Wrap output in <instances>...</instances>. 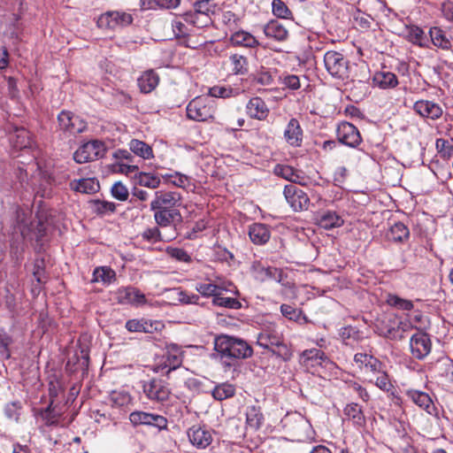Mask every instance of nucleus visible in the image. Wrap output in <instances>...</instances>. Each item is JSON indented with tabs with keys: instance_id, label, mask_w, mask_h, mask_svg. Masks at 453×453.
<instances>
[{
	"instance_id": "obj_45",
	"label": "nucleus",
	"mask_w": 453,
	"mask_h": 453,
	"mask_svg": "<svg viewBox=\"0 0 453 453\" xmlns=\"http://www.w3.org/2000/svg\"><path fill=\"white\" fill-rule=\"evenodd\" d=\"M239 94L238 88H233L231 87H224V86H214L210 88L209 95L207 96L211 97H221V98H228L231 96H235Z\"/></svg>"
},
{
	"instance_id": "obj_28",
	"label": "nucleus",
	"mask_w": 453,
	"mask_h": 453,
	"mask_svg": "<svg viewBox=\"0 0 453 453\" xmlns=\"http://www.w3.org/2000/svg\"><path fill=\"white\" fill-rule=\"evenodd\" d=\"M406 395L419 408L426 411L428 413H432L434 404L428 394L418 390L410 389L406 391Z\"/></svg>"
},
{
	"instance_id": "obj_53",
	"label": "nucleus",
	"mask_w": 453,
	"mask_h": 453,
	"mask_svg": "<svg viewBox=\"0 0 453 453\" xmlns=\"http://www.w3.org/2000/svg\"><path fill=\"white\" fill-rule=\"evenodd\" d=\"M111 193L114 198L122 202L127 201L129 196L127 188L121 181H117L112 185Z\"/></svg>"
},
{
	"instance_id": "obj_5",
	"label": "nucleus",
	"mask_w": 453,
	"mask_h": 453,
	"mask_svg": "<svg viewBox=\"0 0 453 453\" xmlns=\"http://www.w3.org/2000/svg\"><path fill=\"white\" fill-rule=\"evenodd\" d=\"M184 351L176 344L166 346L165 352L156 359L153 365L155 372L168 375L172 371L180 367L183 362Z\"/></svg>"
},
{
	"instance_id": "obj_24",
	"label": "nucleus",
	"mask_w": 453,
	"mask_h": 453,
	"mask_svg": "<svg viewBox=\"0 0 453 453\" xmlns=\"http://www.w3.org/2000/svg\"><path fill=\"white\" fill-rule=\"evenodd\" d=\"M327 360L328 357L325 352L319 349H305L300 358L301 364L306 368L322 365Z\"/></svg>"
},
{
	"instance_id": "obj_22",
	"label": "nucleus",
	"mask_w": 453,
	"mask_h": 453,
	"mask_svg": "<svg viewBox=\"0 0 453 453\" xmlns=\"http://www.w3.org/2000/svg\"><path fill=\"white\" fill-rule=\"evenodd\" d=\"M284 139L292 147H300L302 145L303 130L296 119L292 118L288 121L284 130Z\"/></svg>"
},
{
	"instance_id": "obj_47",
	"label": "nucleus",
	"mask_w": 453,
	"mask_h": 453,
	"mask_svg": "<svg viewBox=\"0 0 453 453\" xmlns=\"http://www.w3.org/2000/svg\"><path fill=\"white\" fill-rule=\"evenodd\" d=\"M253 81L262 86H270L273 83V73L271 70L261 67L254 74Z\"/></svg>"
},
{
	"instance_id": "obj_20",
	"label": "nucleus",
	"mask_w": 453,
	"mask_h": 453,
	"mask_svg": "<svg viewBox=\"0 0 453 453\" xmlns=\"http://www.w3.org/2000/svg\"><path fill=\"white\" fill-rule=\"evenodd\" d=\"M188 437L191 444L200 449L207 448L212 441L211 432L196 426L188 430Z\"/></svg>"
},
{
	"instance_id": "obj_26",
	"label": "nucleus",
	"mask_w": 453,
	"mask_h": 453,
	"mask_svg": "<svg viewBox=\"0 0 453 453\" xmlns=\"http://www.w3.org/2000/svg\"><path fill=\"white\" fill-rule=\"evenodd\" d=\"M344 220L337 212L333 211H322L318 216V224L324 229H332L340 227L343 225Z\"/></svg>"
},
{
	"instance_id": "obj_55",
	"label": "nucleus",
	"mask_w": 453,
	"mask_h": 453,
	"mask_svg": "<svg viewBox=\"0 0 453 453\" xmlns=\"http://www.w3.org/2000/svg\"><path fill=\"white\" fill-rule=\"evenodd\" d=\"M171 26L173 35L177 38H185L189 35L188 27L180 18H175Z\"/></svg>"
},
{
	"instance_id": "obj_8",
	"label": "nucleus",
	"mask_w": 453,
	"mask_h": 453,
	"mask_svg": "<svg viewBox=\"0 0 453 453\" xmlns=\"http://www.w3.org/2000/svg\"><path fill=\"white\" fill-rule=\"evenodd\" d=\"M324 64L326 71L333 77L344 79L348 76L349 62L342 53L334 50L326 52Z\"/></svg>"
},
{
	"instance_id": "obj_42",
	"label": "nucleus",
	"mask_w": 453,
	"mask_h": 453,
	"mask_svg": "<svg viewBox=\"0 0 453 453\" xmlns=\"http://www.w3.org/2000/svg\"><path fill=\"white\" fill-rule=\"evenodd\" d=\"M11 142L13 147L19 150L27 148L31 145L29 132L23 128H17L15 134L11 137Z\"/></svg>"
},
{
	"instance_id": "obj_61",
	"label": "nucleus",
	"mask_w": 453,
	"mask_h": 453,
	"mask_svg": "<svg viewBox=\"0 0 453 453\" xmlns=\"http://www.w3.org/2000/svg\"><path fill=\"white\" fill-rule=\"evenodd\" d=\"M365 369L366 372H370L373 375H376L377 373L383 371V365H382V363L379 359L371 356L370 358H368V361L365 366Z\"/></svg>"
},
{
	"instance_id": "obj_35",
	"label": "nucleus",
	"mask_w": 453,
	"mask_h": 453,
	"mask_svg": "<svg viewBox=\"0 0 453 453\" xmlns=\"http://www.w3.org/2000/svg\"><path fill=\"white\" fill-rule=\"evenodd\" d=\"M409 236V228L402 222L395 223L387 233V238L394 242H403Z\"/></svg>"
},
{
	"instance_id": "obj_34",
	"label": "nucleus",
	"mask_w": 453,
	"mask_h": 453,
	"mask_svg": "<svg viewBox=\"0 0 453 453\" xmlns=\"http://www.w3.org/2000/svg\"><path fill=\"white\" fill-rule=\"evenodd\" d=\"M406 38L412 44L422 48L427 47L428 41L424 30L416 25L406 27Z\"/></svg>"
},
{
	"instance_id": "obj_2",
	"label": "nucleus",
	"mask_w": 453,
	"mask_h": 453,
	"mask_svg": "<svg viewBox=\"0 0 453 453\" xmlns=\"http://www.w3.org/2000/svg\"><path fill=\"white\" fill-rule=\"evenodd\" d=\"M411 327L409 321H403L395 315L383 314L374 322V332L390 340H402L405 332Z\"/></svg>"
},
{
	"instance_id": "obj_11",
	"label": "nucleus",
	"mask_w": 453,
	"mask_h": 453,
	"mask_svg": "<svg viewBox=\"0 0 453 453\" xmlns=\"http://www.w3.org/2000/svg\"><path fill=\"white\" fill-rule=\"evenodd\" d=\"M142 390L149 400L161 403L166 402L171 395V390L167 384L158 379L143 381Z\"/></svg>"
},
{
	"instance_id": "obj_44",
	"label": "nucleus",
	"mask_w": 453,
	"mask_h": 453,
	"mask_svg": "<svg viewBox=\"0 0 453 453\" xmlns=\"http://www.w3.org/2000/svg\"><path fill=\"white\" fill-rule=\"evenodd\" d=\"M232 65V72L234 74H245L248 73V59L240 54H233L229 57Z\"/></svg>"
},
{
	"instance_id": "obj_4",
	"label": "nucleus",
	"mask_w": 453,
	"mask_h": 453,
	"mask_svg": "<svg viewBox=\"0 0 453 453\" xmlns=\"http://www.w3.org/2000/svg\"><path fill=\"white\" fill-rule=\"evenodd\" d=\"M212 0H199L194 3L193 10L185 12L182 19L192 26L203 28L212 24L211 15L215 12Z\"/></svg>"
},
{
	"instance_id": "obj_43",
	"label": "nucleus",
	"mask_w": 453,
	"mask_h": 453,
	"mask_svg": "<svg viewBox=\"0 0 453 453\" xmlns=\"http://www.w3.org/2000/svg\"><path fill=\"white\" fill-rule=\"evenodd\" d=\"M116 14L118 12H108L102 14L97 19V26L103 29H117L119 27V24Z\"/></svg>"
},
{
	"instance_id": "obj_49",
	"label": "nucleus",
	"mask_w": 453,
	"mask_h": 453,
	"mask_svg": "<svg viewBox=\"0 0 453 453\" xmlns=\"http://www.w3.org/2000/svg\"><path fill=\"white\" fill-rule=\"evenodd\" d=\"M212 303L213 304L220 307L234 310L240 309L242 306L240 301L233 297L222 296L221 292H219V295L213 298Z\"/></svg>"
},
{
	"instance_id": "obj_12",
	"label": "nucleus",
	"mask_w": 453,
	"mask_h": 453,
	"mask_svg": "<svg viewBox=\"0 0 453 453\" xmlns=\"http://www.w3.org/2000/svg\"><path fill=\"white\" fill-rule=\"evenodd\" d=\"M283 194L293 211H303L308 210L310 197L303 190L293 184H289L285 186Z\"/></svg>"
},
{
	"instance_id": "obj_7",
	"label": "nucleus",
	"mask_w": 453,
	"mask_h": 453,
	"mask_svg": "<svg viewBox=\"0 0 453 453\" xmlns=\"http://www.w3.org/2000/svg\"><path fill=\"white\" fill-rule=\"evenodd\" d=\"M283 422L296 441H306L313 439L314 431L311 423L300 413L288 414Z\"/></svg>"
},
{
	"instance_id": "obj_30",
	"label": "nucleus",
	"mask_w": 453,
	"mask_h": 453,
	"mask_svg": "<svg viewBox=\"0 0 453 453\" xmlns=\"http://www.w3.org/2000/svg\"><path fill=\"white\" fill-rule=\"evenodd\" d=\"M372 81L375 86L382 89L394 88L399 83L396 75L388 71L377 72Z\"/></svg>"
},
{
	"instance_id": "obj_27",
	"label": "nucleus",
	"mask_w": 453,
	"mask_h": 453,
	"mask_svg": "<svg viewBox=\"0 0 453 453\" xmlns=\"http://www.w3.org/2000/svg\"><path fill=\"white\" fill-rule=\"evenodd\" d=\"M72 190L83 194H94L100 188L99 182L95 178H84L74 180L70 182Z\"/></svg>"
},
{
	"instance_id": "obj_64",
	"label": "nucleus",
	"mask_w": 453,
	"mask_h": 453,
	"mask_svg": "<svg viewBox=\"0 0 453 453\" xmlns=\"http://www.w3.org/2000/svg\"><path fill=\"white\" fill-rule=\"evenodd\" d=\"M143 326V333L153 334L155 332L160 331L164 326L158 320H149L144 319Z\"/></svg>"
},
{
	"instance_id": "obj_54",
	"label": "nucleus",
	"mask_w": 453,
	"mask_h": 453,
	"mask_svg": "<svg viewBox=\"0 0 453 453\" xmlns=\"http://www.w3.org/2000/svg\"><path fill=\"white\" fill-rule=\"evenodd\" d=\"M273 12L281 19H288L291 16V11L282 0H273L272 4Z\"/></svg>"
},
{
	"instance_id": "obj_39",
	"label": "nucleus",
	"mask_w": 453,
	"mask_h": 453,
	"mask_svg": "<svg viewBox=\"0 0 453 453\" xmlns=\"http://www.w3.org/2000/svg\"><path fill=\"white\" fill-rule=\"evenodd\" d=\"M134 180L137 184L149 188H157L160 186V178L153 173L139 172L134 174Z\"/></svg>"
},
{
	"instance_id": "obj_51",
	"label": "nucleus",
	"mask_w": 453,
	"mask_h": 453,
	"mask_svg": "<svg viewBox=\"0 0 453 453\" xmlns=\"http://www.w3.org/2000/svg\"><path fill=\"white\" fill-rule=\"evenodd\" d=\"M196 289L205 297L212 296L215 298L219 292L222 291V288L213 283H198Z\"/></svg>"
},
{
	"instance_id": "obj_33",
	"label": "nucleus",
	"mask_w": 453,
	"mask_h": 453,
	"mask_svg": "<svg viewBox=\"0 0 453 453\" xmlns=\"http://www.w3.org/2000/svg\"><path fill=\"white\" fill-rule=\"evenodd\" d=\"M264 33L267 37L277 41H285L288 35L287 28L277 20L270 21L264 27Z\"/></svg>"
},
{
	"instance_id": "obj_31",
	"label": "nucleus",
	"mask_w": 453,
	"mask_h": 453,
	"mask_svg": "<svg viewBox=\"0 0 453 453\" xmlns=\"http://www.w3.org/2000/svg\"><path fill=\"white\" fill-rule=\"evenodd\" d=\"M137 82L142 93H150L157 86L159 76L153 70H148L138 78Z\"/></svg>"
},
{
	"instance_id": "obj_59",
	"label": "nucleus",
	"mask_w": 453,
	"mask_h": 453,
	"mask_svg": "<svg viewBox=\"0 0 453 453\" xmlns=\"http://www.w3.org/2000/svg\"><path fill=\"white\" fill-rule=\"evenodd\" d=\"M375 376V385L384 390V391H388L392 385L390 383V380L388 379V374L384 372V370L379 373H377Z\"/></svg>"
},
{
	"instance_id": "obj_29",
	"label": "nucleus",
	"mask_w": 453,
	"mask_h": 453,
	"mask_svg": "<svg viewBox=\"0 0 453 453\" xmlns=\"http://www.w3.org/2000/svg\"><path fill=\"white\" fill-rule=\"evenodd\" d=\"M230 42L234 46H241L245 48H256L259 45V42L256 37L244 30H239L232 34Z\"/></svg>"
},
{
	"instance_id": "obj_15",
	"label": "nucleus",
	"mask_w": 453,
	"mask_h": 453,
	"mask_svg": "<svg viewBox=\"0 0 453 453\" xmlns=\"http://www.w3.org/2000/svg\"><path fill=\"white\" fill-rule=\"evenodd\" d=\"M336 135L341 143L351 148L357 147L362 142L358 129L353 124L346 121L338 125Z\"/></svg>"
},
{
	"instance_id": "obj_25",
	"label": "nucleus",
	"mask_w": 453,
	"mask_h": 453,
	"mask_svg": "<svg viewBox=\"0 0 453 453\" xmlns=\"http://www.w3.org/2000/svg\"><path fill=\"white\" fill-rule=\"evenodd\" d=\"M249 236L254 244L264 245L270 240L271 232L266 225L254 223L249 227Z\"/></svg>"
},
{
	"instance_id": "obj_19",
	"label": "nucleus",
	"mask_w": 453,
	"mask_h": 453,
	"mask_svg": "<svg viewBox=\"0 0 453 453\" xmlns=\"http://www.w3.org/2000/svg\"><path fill=\"white\" fill-rule=\"evenodd\" d=\"M413 110L419 116L433 120L440 119L443 113L442 108L438 104L429 100L415 102Z\"/></svg>"
},
{
	"instance_id": "obj_57",
	"label": "nucleus",
	"mask_w": 453,
	"mask_h": 453,
	"mask_svg": "<svg viewBox=\"0 0 453 453\" xmlns=\"http://www.w3.org/2000/svg\"><path fill=\"white\" fill-rule=\"evenodd\" d=\"M167 253L171 257H173L180 262L189 263L191 261L190 256L183 249L170 248L167 250Z\"/></svg>"
},
{
	"instance_id": "obj_13",
	"label": "nucleus",
	"mask_w": 453,
	"mask_h": 453,
	"mask_svg": "<svg viewBox=\"0 0 453 453\" xmlns=\"http://www.w3.org/2000/svg\"><path fill=\"white\" fill-rule=\"evenodd\" d=\"M181 203V196L178 192L156 191L150 202V210L178 209Z\"/></svg>"
},
{
	"instance_id": "obj_6",
	"label": "nucleus",
	"mask_w": 453,
	"mask_h": 453,
	"mask_svg": "<svg viewBox=\"0 0 453 453\" xmlns=\"http://www.w3.org/2000/svg\"><path fill=\"white\" fill-rule=\"evenodd\" d=\"M187 117L194 121L203 122L213 119L214 101L210 96H196L187 105Z\"/></svg>"
},
{
	"instance_id": "obj_21",
	"label": "nucleus",
	"mask_w": 453,
	"mask_h": 453,
	"mask_svg": "<svg viewBox=\"0 0 453 453\" xmlns=\"http://www.w3.org/2000/svg\"><path fill=\"white\" fill-rule=\"evenodd\" d=\"M154 211V219L160 227H167L175 225L182 220L181 214L178 209L151 210Z\"/></svg>"
},
{
	"instance_id": "obj_38",
	"label": "nucleus",
	"mask_w": 453,
	"mask_h": 453,
	"mask_svg": "<svg viewBox=\"0 0 453 453\" xmlns=\"http://www.w3.org/2000/svg\"><path fill=\"white\" fill-rule=\"evenodd\" d=\"M343 411L349 419L352 420L354 425L357 426H364L365 425V417L362 408L357 403H351L347 404Z\"/></svg>"
},
{
	"instance_id": "obj_40",
	"label": "nucleus",
	"mask_w": 453,
	"mask_h": 453,
	"mask_svg": "<svg viewBox=\"0 0 453 453\" xmlns=\"http://www.w3.org/2000/svg\"><path fill=\"white\" fill-rule=\"evenodd\" d=\"M264 422V416L259 407L250 406L246 411V423L254 430L260 428Z\"/></svg>"
},
{
	"instance_id": "obj_37",
	"label": "nucleus",
	"mask_w": 453,
	"mask_h": 453,
	"mask_svg": "<svg viewBox=\"0 0 453 453\" xmlns=\"http://www.w3.org/2000/svg\"><path fill=\"white\" fill-rule=\"evenodd\" d=\"M429 35L433 44L444 50H450L451 42L447 38L445 32L438 27H433L429 29Z\"/></svg>"
},
{
	"instance_id": "obj_60",
	"label": "nucleus",
	"mask_w": 453,
	"mask_h": 453,
	"mask_svg": "<svg viewBox=\"0 0 453 453\" xmlns=\"http://www.w3.org/2000/svg\"><path fill=\"white\" fill-rule=\"evenodd\" d=\"M340 336L343 341L347 340H359V331L351 326H344L340 330Z\"/></svg>"
},
{
	"instance_id": "obj_9",
	"label": "nucleus",
	"mask_w": 453,
	"mask_h": 453,
	"mask_svg": "<svg viewBox=\"0 0 453 453\" xmlns=\"http://www.w3.org/2000/svg\"><path fill=\"white\" fill-rule=\"evenodd\" d=\"M106 147L98 140H93L82 144L73 154V159L79 164L94 161L104 156Z\"/></svg>"
},
{
	"instance_id": "obj_46",
	"label": "nucleus",
	"mask_w": 453,
	"mask_h": 453,
	"mask_svg": "<svg viewBox=\"0 0 453 453\" xmlns=\"http://www.w3.org/2000/svg\"><path fill=\"white\" fill-rule=\"evenodd\" d=\"M110 401L112 406L124 407L128 406L132 403V396L126 391H112L110 395Z\"/></svg>"
},
{
	"instance_id": "obj_58",
	"label": "nucleus",
	"mask_w": 453,
	"mask_h": 453,
	"mask_svg": "<svg viewBox=\"0 0 453 453\" xmlns=\"http://www.w3.org/2000/svg\"><path fill=\"white\" fill-rule=\"evenodd\" d=\"M138 170H139L138 166L134 165H127V164L119 163V162L112 165L113 172L126 174V175H128L133 173H134V174H135L138 173Z\"/></svg>"
},
{
	"instance_id": "obj_63",
	"label": "nucleus",
	"mask_w": 453,
	"mask_h": 453,
	"mask_svg": "<svg viewBox=\"0 0 453 453\" xmlns=\"http://www.w3.org/2000/svg\"><path fill=\"white\" fill-rule=\"evenodd\" d=\"M144 240L148 242H156L161 240V233L157 226L148 228L142 234Z\"/></svg>"
},
{
	"instance_id": "obj_1",
	"label": "nucleus",
	"mask_w": 453,
	"mask_h": 453,
	"mask_svg": "<svg viewBox=\"0 0 453 453\" xmlns=\"http://www.w3.org/2000/svg\"><path fill=\"white\" fill-rule=\"evenodd\" d=\"M214 349L226 365H232V361L250 357L252 348L243 340L228 335L215 338Z\"/></svg>"
},
{
	"instance_id": "obj_32",
	"label": "nucleus",
	"mask_w": 453,
	"mask_h": 453,
	"mask_svg": "<svg viewBox=\"0 0 453 453\" xmlns=\"http://www.w3.org/2000/svg\"><path fill=\"white\" fill-rule=\"evenodd\" d=\"M116 279V273L110 266H98L93 272L91 281L108 286L114 282Z\"/></svg>"
},
{
	"instance_id": "obj_48",
	"label": "nucleus",
	"mask_w": 453,
	"mask_h": 453,
	"mask_svg": "<svg viewBox=\"0 0 453 453\" xmlns=\"http://www.w3.org/2000/svg\"><path fill=\"white\" fill-rule=\"evenodd\" d=\"M280 312L283 317L289 320L299 321L302 318L305 319V316L303 314L302 310L297 309L290 304H281Z\"/></svg>"
},
{
	"instance_id": "obj_62",
	"label": "nucleus",
	"mask_w": 453,
	"mask_h": 453,
	"mask_svg": "<svg viewBox=\"0 0 453 453\" xmlns=\"http://www.w3.org/2000/svg\"><path fill=\"white\" fill-rule=\"evenodd\" d=\"M294 171H295V168L290 165H278L274 168L275 174H277L289 181L291 179H293Z\"/></svg>"
},
{
	"instance_id": "obj_18",
	"label": "nucleus",
	"mask_w": 453,
	"mask_h": 453,
	"mask_svg": "<svg viewBox=\"0 0 453 453\" xmlns=\"http://www.w3.org/2000/svg\"><path fill=\"white\" fill-rule=\"evenodd\" d=\"M116 299L119 303L142 305L146 303L145 296L137 288L133 287L120 288L116 292Z\"/></svg>"
},
{
	"instance_id": "obj_50",
	"label": "nucleus",
	"mask_w": 453,
	"mask_h": 453,
	"mask_svg": "<svg viewBox=\"0 0 453 453\" xmlns=\"http://www.w3.org/2000/svg\"><path fill=\"white\" fill-rule=\"evenodd\" d=\"M435 147L443 159H449L453 156V145L449 141L439 138L435 142Z\"/></svg>"
},
{
	"instance_id": "obj_3",
	"label": "nucleus",
	"mask_w": 453,
	"mask_h": 453,
	"mask_svg": "<svg viewBox=\"0 0 453 453\" xmlns=\"http://www.w3.org/2000/svg\"><path fill=\"white\" fill-rule=\"evenodd\" d=\"M257 343L264 349L272 350L273 354L284 359L290 357L289 349L283 343L282 334L275 325L270 324L264 326L257 334Z\"/></svg>"
},
{
	"instance_id": "obj_17",
	"label": "nucleus",
	"mask_w": 453,
	"mask_h": 453,
	"mask_svg": "<svg viewBox=\"0 0 453 453\" xmlns=\"http://www.w3.org/2000/svg\"><path fill=\"white\" fill-rule=\"evenodd\" d=\"M250 272L255 279L259 281H265L267 280H281V271L280 269L266 266L259 260H255L251 263Z\"/></svg>"
},
{
	"instance_id": "obj_14",
	"label": "nucleus",
	"mask_w": 453,
	"mask_h": 453,
	"mask_svg": "<svg viewBox=\"0 0 453 453\" xmlns=\"http://www.w3.org/2000/svg\"><path fill=\"white\" fill-rule=\"evenodd\" d=\"M59 128L70 134H81L87 128L86 122L71 111H62L58 116Z\"/></svg>"
},
{
	"instance_id": "obj_16",
	"label": "nucleus",
	"mask_w": 453,
	"mask_h": 453,
	"mask_svg": "<svg viewBox=\"0 0 453 453\" xmlns=\"http://www.w3.org/2000/svg\"><path fill=\"white\" fill-rule=\"evenodd\" d=\"M410 348L414 357L423 359L431 351V341L426 334L418 332L411 336Z\"/></svg>"
},
{
	"instance_id": "obj_23",
	"label": "nucleus",
	"mask_w": 453,
	"mask_h": 453,
	"mask_svg": "<svg viewBox=\"0 0 453 453\" xmlns=\"http://www.w3.org/2000/svg\"><path fill=\"white\" fill-rule=\"evenodd\" d=\"M246 113L251 119L265 120L269 114V108L260 97H252L246 105Z\"/></svg>"
},
{
	"instance_id": "obj_52",
	"label": "nucleus",
	"mask_w": 453,
	"mask_h": 453,
	"mask_svg": "<svg viewBox=\"0 0 453 453\" xmlns=\"http://www.w3.org/2000/svg\"><path fill=\"white\" fill-rule=\"evenodd\" d=\"M387 302L390 306L396 307L403 311H411L413 308L411 301L403 299L395 295H389Z\"/></svg>"
},
{
	"instance_id": "obj_56",
	"label": "nucleus",
	"mask_w": 453,
	"mask_h": 453,
	"mask_svg": "<svg viewBox=\"0 0 453 453\" xmlns=\"http://www.w3.org/2000/svg\"><path fill=\"white\" fill-rule=\"evenodd\" d=\"M95 210L98 214L112 213L116 210V205L112 202L96 200L95 202Z\"/></svg>"
},
{
	"instance_id": "obj_36",
	"label": "nucleus",
	"mask_w": 453,
	"mask_h": 453,
	"mask_svg": "<svg viewBox=\"0 0 453 453\" xmlns=\"http://www.w3.org/2000/svg\"><path fill=\"white\" fill-rule=\"evenodd\" d=\"M128 146L131 152L143 159H150L154 157L152 148L143 141L132 139Z\"/></svg>"
},
{
	"instance_id": "obj_10",
	"label": "nucleus",
	"mask_w": 453,
	"mask_h": 453,
	"mask_svg": "<svg viewBox=\"0 0 453 453\" xmlns=\"http://www.w3.org/2000/svg\"><path fill=\"white\" fill-rule=\"evenodd\" d=\"M129 421L134 426H152L157 428L159 431L166 430L168 426V421L165 417L142 411H132L129 414Z\"/></svg>"
},
{
	"instance_id": "obj_41",
	"label": "nucleus",
	"mask_w": 453,
	"mask_h": 453,
	"mask_svg": "<svg viewBox=\"0 0 453 453\" xmlns=\"http://www.w3.org/2000/svg\"><path fill=\"white\" fill-rule=\"evenodd\" d=\"M235 394V388L233 384L224 382L215 386L211 391L212 397L217 401H223L233 397Z\"/></svg>"
}]
</instances>
